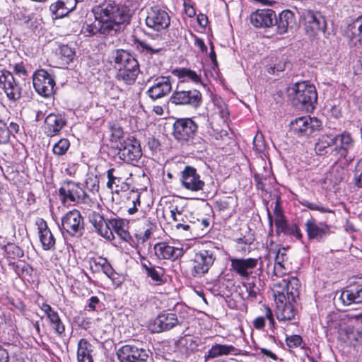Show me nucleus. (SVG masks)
<instances>
[{"label": "nucleus", "mask_w": 362, "mask_h": 362, "mask_svg": "<svg viewBox=\"0 0 362 362\" xmlns=\"http://www.w3.org/2000/svg\"><path fill=\"white\" fill-rule=\"evenodd\" d=\"M289 223H287L285 216L275 218V226L276 227L277 233H283L285 231L287 226Z\"/></svg>", "instance_id": "58"}, {"label": "nucleus", "mask_w": 362, "mask_h": 362, "mask_svg": "<svg viewBox=\"0 0 362 362\" xmlns=\"http://www.w3.org/2000/svg\"><path fill=\"white\" fill-rule=\"evenodd\" d=\"M114 172H115V169L114 168H110L107 172V178H108V181L107 182V187L109 189H112V185L116 183V182H115L116 180H118L119 181V177H115L113 175Z\"/></svg>", "instance_id": "59"}, {"label": "nucleus", "mask_w": 362, "mask_h": 362, "mask_svg": "<svg viewBox=\"0 0 362 362\" xmlns=\"http://www.w3.org/2000/svg\"><path fill=\"white\" fill-rule=\"evenodd\" d=\"M173 74L177 76L180 81L177 85H182L186 80L191 81L194 83H202L201 76L196 71L187 68L176 69L173 71Z\"/></svg>", "instance_id": "35"}, {"label": "nucleus", "mask_w": 362, "mask_h": 362, "mask_svg": "<svg viewBox=\"0 0 362 362\" xmlns=\"http://www.w3.org/2000/svg\"><path fill=\"white\" fill-rule=\"evenodd\" d=\"M296 23L295 14L290 10L281 11L278 17L275 15L274 25L276 26V31L279 34H284L289 29H293Z\"/></svg>", "instance_id": "25"}, {"label": "nucleus", "mask_w": 362, "mask_h": 362, "mask_svg": "<svg viewBox=\"0 0 362 362\" xmlns=\"http://www.w3.org/2000/svg\"><path fill=\"white\" fill-rule=\"evenodd\" d=\"M300 203L302 206H305L310 210H315L320 211L322 213L332 212V210H330L329 209L324 207L323 206L317 204L315 203L310 202L306 199H303L302 201L300 202Z\"/></svg>", "instance_id": "51"}, {"label": "nucleus", "mask_w": 362, "mask_h": 362, "mask_svg": "<svg viewBox=\"0 0 362 362\" xmlns=\"http://www.w3.org/2000/svg\"><path fill=\"white\" fill-rule=\"evenodd\" d=\"M33 83L35 90L41 95L49 97L54 93L55 81L53 76L44 69L35 72Z\"/></svg>", "instance_id": "12"}, {"label": "nucleus", "mask_w": 362, "mask_h": 362, "mask_svg": "<svg viewBox=\"0 0 362 362\" xmlns=\"http://www.w3.org/2000/svg\"><path fill=\"white\" fill-rule=\"evenodd\" d=\"M172 90L170 76H158L153 81V84L146 90V95L153 100L168 95Z\"/></svg>", "instance_id": "18"}, {"label": "nucleus", "mask_w": 362, "mask_h": 362, "mask_svg": "<svg viewBox=\"0 0 362 362\" xmlns=\"http://www.w3.org/2000/svg\"><path fill=\"white\" fill-rule=\"evenodd\" d=\"M332 146L333 136L323 134L320 136L318 142L315 144V150L317 154L322 156L328 153H330Z\"/></svg>", "instance_id": "39"}, {"label": "nucleus", "mask_w": 362, "mask_h": 362, "mask_svg": "<svg viewBox=\"0 0 362 362\" xmlns=\"http://www.w3.org/2000/svg\"><path fill=\"white\" fill-rule=\"evenodd\" d=\"M243 286L245 288L247 293V298L251 300H254L257 297V288L256 284L254 281L243 283Z\"/></svg>", "instance_id": "55"}, {"label": "nucleus", "mask_w": 362, "mask_h": 362, "mask_svg": "<svg viewBox=\"0 0 362 362\" xmlns=\"http://www.w3.org/2000/svg\"><path fill=\"white\" fill-rule=\"evenodd\" d=\"M184 145L190 146L193 151L198 153L206 151L207 148V143L202 138L197 135L192 137L190 141L184 144Z\"/></svg>", "instance_id": "44"}, {"label": "nucleus", "mask_w": 362, "mask_h": 362, "mask_svg": "<svg viewBox=\"0 0 362 362\" xmlns=\"http://www.w3.org/2000/svg\"><path fill=\"white\" fill-rule=\"evenodd\" d=\"M346 175V170L341 165H334L330 171V176L332 177V182L334 184H338L343 181Z\"/></svg>", "instance_id": "46"}, {"label": "nucleus", "mask_w": 362, "mask_h": 362, "mask_svg": "<svg viewBox=\"0 0 362 362\" xmlns=\"http://www.w3.org/2000/svg\"><path fill=\"white\" fill-rule=\"evenodd\" d=\"M66 124L64 115L50 113L45 120V132L47 136L52 137L57 135Z\"/></svg>", "instance_id": "22"}, {"label": "nucleus", "mask_w": 362, "mask_h": 362, "mask_svg": "<svg viewBox=\"0 0 362 362\" xmlns=\"http://www.w3.org/2000/svg\"><path fill=\"white\" fill-rule=\"evenodd\" d=\"M112 59L117 70L129 66L132 63L133 64L138 62L132 54L124 49H116L113 52Z\"/></svg>", "instance_id": "32"}, {"label": "nucleus", "mask_w": 362, "mask_h": 362, "mask_svg": "<svg viewBox=\"0 0 362 362\" xmlns=\"http://www.w3.org/2000/svg\"><path fill=\"white\" fill-rule=\"evenodd\" d=\"M11 132L7 124L0 120V144H6L9 142Z\"/></svg>", "instance_id": "50"}, {"label": "nucleus", "mask_w": 362, "mask_h": 362, "mask_svg": "<svg viewBox=\"0 0 362 362\" xmlns=\"http://www.w3.org/2000/svg\"><path fill=\"white\" fill-rule=\"evenodd\" d=\"M240 350L235 348L233 345L215 344L208 351L206 357L207 358H214L228 354L237 356L240 354Z\"/></svg>", "instance_id": "31"}, {"label": "nucleus", "mask_w": 362, "mask_h": 362, "mask_svg": "<svg viewBox=\"0 0 362 362\" xmlns=\"http://www.w3.org/2000/svg\"><path fill=\"white\" fill-rule=\"evenodd\" d=\"M8 266L11 267L18 276L23 274L26 267V265L24 263H16L11 261L8 262Z\"/></svg>", "instance_id": "57"}, {"label": "nucleus", "mask_w": 362, "mask_h": 362, "mask_svg": "<svg viewBox=\"0 0 362 362\" xmlns=\"http://www.w3.org/2000/svg\"><path fill=\"white\" fill-rule=\"evenodd\" d=\"M117 149L119 159L134 166L138 165L142 156L139 141L134 137H129L120 142Z\"/></svg>", "instance_id": "4"}, {"label": "nucleus", "mask_w": 362, "mask_h": 362, "mask_svg": "<svg viewBox=\"0 0 362 362\" xmlns=\"http://www.w3.org/2000/svg\"><path fill=\"white\" fill-rule=\"evenodd\" d=\"M93 346L85 339L78 343L77 358L78 362H93L92 357Z\"/></svg>", "instance_id": "34"}, {"label": "nucleus", "mask_w": 362, "mask_h": 362, "mask_svg": "<svg viewBox=\"0 0 362 362\" xmlns=\"http://www.w3.org/2000/svg\"><path fill=\"white\" fill-rule=\"evenodd\" d=\"M232 197H226L224 199H220L217 200L215 203V207L221 211H226L228 210L230 207L231 204L233 203Z\"/></svg>", "instance_id": "54"}, {"label": "nucleus", "mask_w": 362, "mask_h": 362, "mask_svg": "<svg viewBox=\"0 0 362 362\" xmlns=\"http://www.w3.org/2000/svg\"><path fill=\"white\" fill-rule=\"evenodd\" d=\"M171 217L173 219L177 222L175 225V228L177 229L182 228L184 230L188 231L191 228L190 223H192L188 220V217L187 215L183 214L182 212L177 211L175 212L174 210L170 211Z\"/></svg>", "instance_id": "42"}, {"label": "nucleus", "mask_w": 362, "mask_h": 362, "mask_svg": "<svg viewBox=\"0 0 362 362\" xmlns=\"http://www.w3.org/2000/svg\"><path fill=\"white\" fill-rule=\"evenodd\" d=\"M139 63L130 64L129 66L120 68L117 73L116 78L119 81H123L128 85L133 84L139 75Z\"/></svg>", "instance_id": "28"}, {"label": "nucleus", "mask_w": 362, "mask_h": 362, "mask_svg": "<svg viewBox=\"0 0 362 362\" xmlns=\"http://www.w3.org/2000/svg\"><path fill=\"white\" fill-rule=\"evenodd\" d=\"M287 254L286 250L285 248H282L278 250L276 257L275 262L283 263L284 262L287 260Z\"/></svg>", "instance_id": "61"}, {"label": "nucleus", "mask_w": 362, "mask_h": 362, "mask_svg": "<svg viewBox=\"0 0 362 362\" xmlns=\"http://www.w3.org/2000/svg\"><path fill=\"white\" fill-rule=\"evenodd\" d=\"M254 180H255V182L256 187L258 189H261L262 191L265 190V186H264V184L263 182V177H262V176H261L258 173H255L254 175Z\"/></svg>", "instance_id": "63"}, {"label": "nucleus", "mask_w": 362, "mask_h": 362, "mask_svg": "<svg viewBox=\"0 0 362 362\" xmlns=\"http://www.w3.org/2000/svg\"><path fill=\"white\" fill-rule=\"evenodd\" d=\"M258 260L255 258H232L230 259L231 269L243 278H248L257 265Z\"/></svg>", "instance_id": "20"}, {"label": "nucleus", "mask_w": 362, "mask_h": 362, "mask_svg": "<svg viewBox=\"0 0 362 362\" xmlns=\"http://www.w3.org/2000/svg\"><path fill=\"white\" fill-rule=\"evenodd\" d=\"M197 124L192 118L177 119L173 124V135L175 140L184 145L197 135Z\"/></svg>", "instance_id": "8"}, {"label": "nucleus", "mask_w": 362, "mask_h": 362, "mask_svg": "<svg viewBox=\"0 0 362 362\" xmlns=\"http://www.w3.org/2000/svg\"><path fill=\"white\" fill-rule=\"evenodd\" d=\"M199 339L192 335H185L176 342V346L182 351L189 354L195 351L199 345Z\"/></svg>", "instance_id": "33"}, {"label": "nucleus", "mask_w": 362, "mask_h": 362, "mask_svg": "<svg viewBox=\"0 0 362 362\" xmlns=\"http://www.w3.org/2000/svg\"><path fill=\"white\" fill-rule=\"evenodd\" d=\"M69 146L70 142L67 139H61L53 146L52 152L54 155L61 156L67 152Z\"/></svg>", "instance_id": "47"}, {"label": "nucleus", "mask_w": 362, "mask_h": 362, "mask_svg": "<svg viewBox=\"0 0 362 362\" xmlns=\"http://www.w3.org/2000/svg\"><path fill=\"white\" fill-rule=\"evenodd\" d=\"M180 324L177 315L172 313H161L149 323L148 329L152 333L168 331Z\"/></svg>", "instance_id": "17"}, {"label": "nucleus", "mask_w": 362, "mask_h": 362, "mask_svg": "<svg viewBox=\"0 0 362 362\" xmlns=\"http://www.w3.org/2000/svg\"><path fill=\"white\" fill-rule=\"evenodd\" d=\"M41 309L47 315L49 323L55 332L58 334H62L65 331V327L61 320L58 313L47 303H42Z\"/></svg>", "instance_id": "30"}, {"label": "nucleus", "mask_w": 362, "mask_h": 362, "mask_svg": "<svg viewBox=\"0 0 362 362\" xmlns=\"http://www.w3.org/2000/svg\"><path fill=\"white\" fill-rule=\"evenodd\" d=\"M4 252L7 259H15L23 257V250L18 245L10 243L4 246Z\"/></svg>", "instance_id": "45"}, {"label": "nucleus", "mask_w": 362, "mask_h": 362, "mask_svg": "<svg viewBox=\"0 0 362 362\" xmlns=\"http://www.w3.org/2000/svg\"><path fill=\"white\" fill-rule=\"evenodd\" d=\"M172 103L186 105L193 109H198L203 103L202 93L197 89L185 90L181 85H177L176 90L170 97Z\"/></svg>", "instance_id": "5"}, {"label": "nucleus", "mask_w": 362, "mask_h": 362, "mask_svg": "<svg viewBox=\"0 0 362 362\" xmlns=\"http://www.w3.org/2000/svg\"><path fill=\"white\" fill-rule=\"evenodd\" d=\"M84 230L83 218L81 213L76 209L68 211L62 218L61 230L71 237L81 236Z\"/></svg>", "instance_id": "9"}, {"label": "nucleus", "mask_w": 362, "mask_h": 362, "mask_svg": "<svg viewBox=\"0 0 362 362\" xmlns=\"http://www.w3.org/2000/svg\"><path fill=\"white\" fill-rule=\"evenodd\" d=\"M274 298L275 301L276 303V307L279 306H284L285 303H288V298L287 295L286 296L284 293V290L282 291H274Z\"/></svg>", "instance_id": "56"}, {"label": "nucleus", "mask_w": 362, "mask_h": 362, "mask_svg": "<svg viewBox=\"0 0 362 362\" xmlns=\"http://www.w3.org/2000/svg\"><path fill=\"white\" fill-rule=\"evenodd\" d=\"M38 234L42 247L45 250H52L55 249V238L49 228L47 222L40 218L37 221Z\"/></svg>", "instance_id": "26"}, {"label": "nucleus", "mask_w": 362, "mask_h": 362, "mask_svg": "<svg viewBox=\"0 0 362 362\" xmlns=\"http://www.w3.org/2000/svg\"><path fill=\"white\" fill-rule=\"evenodd\" d=\"M59 195L62 203L66 202L90 204L92 200L87 193L73 181H67L62 184L59 189Z\"/></svg>", "instance_id": "6"}, {"label": "nucleus", "mask_w": 362, "mask_h": 362, "mask_svg": "<svg viewBox=\"0 0 362 362\" xmlns=\"http://www.w3.org/2000/svg\"><path fill=\"white\" fill-rule=\"evenodd\" d=\"M55 55L62 66H66L71 62L75 56V52L66 45H59L55 52Z\"/></svg>", "instance_id": "36"}, {"label": "nucleus", "mask_w": 362, "mask_h": 362, "mask_svg": "<svg viewBox=\"0 0 362 362\" xmlns=\"http://www.w3.org/2000/svg\"><path fill=\"white\" fill-rule=\"evenodd\" d=\"M288 95L295 105L311 111L317 103V94L314 85L308 81L298 82L288 88Z\"/></svg>", "instance_id": "2"}, {"label": "nucleus", "mask_w": 362, "mask_h": 362, "mask_svg": "<svg viewBox=\"0 0 362 362\" xmlns=\"http://www.w3.org/2000/svg\"><path fill=\"white\" fill-rule=\"evenodd\" d=\"M286 345L289 348L303 347V341L302 337L298 334H293L286 338Z\"/></svg>", "instance_id": "52"}, {"label": "nucleus", "mask_w": 362, "mask_h": 362, "mask_svg": "<svg viewBox=\"0 0 362 362\" xmlns=\"http://www.w3.org/2000/svg\"><path fill=\"white\" fill-rule=\"evenodd\" d=\"M13 69L16 74L19 76L22 75L23 76H28V71L23 63L16 64Z\"/></svg>", "instance_id": "62"}, {"label": "nucleus", "mask_w": 362, "mask_h": 362, "mask_svg": "<svg viewBox=\"0 0 362 362\" xmlns=\"http://www.w3.org/2000/svg\"><path fill=\"white\" fill-rule=\"evenodd\" d=\"M91 11L95 21L82 27V32L86 36L98 34L114 36L119 31L121 25L130 23L132 16V11L129 6L113 0H106L95 5Z\"/></svg>", "instance_id": "1"}, {"label": "nucleus", "mask_w": 362, "mask_h": 362, "mask_svg": "<svg viewBox=\"0 0 362 362\" xmlns=\"http://www.w3.org/2000/svg\"><path fill=\"white\" fill-rule=\"evenodd\" d=\"M305 226L309 240L315 239L320 242L329 234V226L324 222L317 223L313 218L308 219Z\"/></svg>", "instance_id": "21"}, {"label": "nucleus", "mask_w": 362, "mask_h": 362, "mask_svg": "<svg viewBox=\"0 0 362 362\" xmlns=\"http://www.w3.org/2000/svg\"><path fill=\"white\" fill-rule=\"evenodd\" d=\"M215 250L213 248L201 250L194 254L192 259L191 274L195 278H199L208 273L216 259Z\"/></svg>", "instance_id": "7"}, {"label": "nucleus", "mask_w": 362, "mask_h": 362, "mask_svg": "<svg viewBox=\"0 0 362 362\" xmlns=\"http://www.w3.org/2000/svg\"><path fill=\"white\" fill-rule=\"evenodd\" d=\"M120 362H147L148 351L134 344H125L117 351Z\"/></svg>", "instance_id": "14"}, {"label": "nucleus", "mask_w": 362, "mask_h": 362, "mask_svg": "<svg viewBox=\"0 0 362 362\" xmlns=\"http://www.w3.org/2000/svg\"><path fill=\"white\" fill-rule=\"evenodd\" d=\"M0 86L8 100L16 102L21 98L22 88L11 72L6 70L1 71Z\"/></svg>", "instance_id": "13"}, {"label": "nucleus", "mask_w": 362, "mask_h": 362, "mask_svg": "<svg viewBox=\"0 0 362 362\" xmlns=\"http://www.w3.org/2000/svg\"><path fill=\"white\" fill-rule=\"evenodd\" d=\"M103 226H104L103 227H105L106 228V230H107L108 235H106L104 233H100V235L107 240H113L115 238V236H114V235H112V231H111L112 227L110 226V218L105 219V223L103 224Z\"/></svg>", "instance_id": "60"}, {"label": "nucleus", "mask_w": 362, "mask_h": 362, "mask_svg": "<svg viewBox=\"0 0 362 362\" xmlns=\"http://www.w3.org/2000/svg\"><path fill=\"white\" fill-rule=\"evenodd\" d=\"M284 235H290L295 237L296 239L300 240L303 238V234L299 228L298 226L296 223H289L287 226L285 231L284 232Z\"/></svg>", "instance_id": "49"}, {"label": "nucleus", "mask_w": 362, "mask_h": 362, "mask_svg": "<svg viewBox=\"0 0 362 362\" xmlns=\"http://www.w3.org/2000/svg\"><path fill=\"white\" fill-rule=\"evenodd\" d=\"M346 33L352 40H356L362 45V15L348 25Z\"/></svg>", "instance_id": "37"}, {"label": "nucleus", "mask_w": 362, "mask_h": 362, "mask_svg": "<svg viewBox=\"0 0 362 362\" xmlns=\"http://www.w3.org/2000/svg\"><path fill=\"white\" fill-rule=\"evenodd\" d=\"M110 224L112 235L115 233L121 238L126 240L129 235L128 232L125 229V223L122 218L118 217H110Z\"/></svg>", "instance_id": "40"}, {"label": "nucleus", "mask_w": 362, "mask_h": 362, "mask_svg": "<svg viewBox=\"0 0 362 362\" xmlns=\"http://www.w3.org/2000/svg\"><path fill=\"white\" fill-rule=\"evenodd\" d=\"M321 125L322 122L317 118L304 116L292 120L290 122V129L295 135L305 136L320 129Z\"/></svg>", "instance_id": "11"}, {"label": "nucleus", "mask_w": 362, "mask_h": 362, "mask_svg": "<svg viewBox=\"0 0 362 362\" xmlns=\"http://www.w3.org/2000/svg\"><path fill=\"white\" fill-rule=\"evenodd\" d=\"M293 301L285 303L284 306H277L276 317L279 321L291 320L294 318L296 311L293 305Z\"/></svg>", "instance_id": "38"}, {"label": "nucleus", "mask_w": 362, "mask_h": 362, "mask_svg": "<svg viewBox=\"0 0 362 362\" xmlns=\"http://www.w3.org/2000/svg\"><path fill=\"white\" fill-rule=\"evenodd\" d=\"M274 273L276 276H279L284 275L286 273L285 268H284L283 263H281V262L279 263V262H275V264L274 266Z\"/></svg>", "instance_id": "64"}, {"label": "nucleus", "mask_w": 362, "mask_h": 362, "mask_svg": "<svg viewBox=\"0 0 362 362\" xmlns=\"http://www.w3.org/2000/svg\"><path fill=\"white\" fill-rule=\"evenodd\" d=\"M274 18L272 9H258L250 15V21L256 28H269L274 25Z\"/></svg>", "instance_id": "24"}, {"label": "nucleus", "mask_w": 362, "mask_h": 362, "mask_svg": "<svg viewBox=\"0 0 362 362\" xmlns=\"http://www.w3.org/2000/svg\"><path fill=\"white\" fill-rule=\"evenodd\" d=\"M76 6V0H58L50 5L49 10L55 18H62L71 12Z\"/></svg>", "instance_id": "27"}, {"label": "nucleus", "mask_w": 362, "mask_h": 362, "mask_svg": "<svg viewBox=\"0 0 362 362\" xmlns=\"http://www.w3.org/2000/svg\"><path fill=\"white\" fill-rule=\"evenodd\" d=\"M136 44L137 47L139 48L142 52H146L149 54H158L162 50L160 47H153L151 44L143 40H137L136 41Z\"/></svg>", "instance_id": "48"}, {"label": "nucleus", "mask_w": 362, "mask_h": 362, "mask_svg": "<svg viewBox=\"0 0 362 362\" xmlns=\"http://www.w3.org/2000/svg\"><path fill=\"white\" fill-rule=\"evenodd\" d=\"M235 241L237 243V248L239 251L244 252L250 251V245L252 242L251 238L243 237L237 238Z\"/></svg>", "instance_id": "53"}, {"label": "nucleus", "mask_w": 362, "mask_h": 362, "mask_svg": "<svg viewBox=\"0 0 362 362\" xmlns=\"http://www.w3.org/2000/svg\"><path fill=\"white\" fill-rule=\"evenodd\" d=\"M301 19L306 33L310 35H315L319 31L324 32L326 29L325 18L320 13L305 10L302 12Z\"/></svg>", "instance_id": "15"}, {"label": "nucleus", "mask_w": 362, "mask_h": 362, "mask_svg": "<svg viewBox=\"0 0 362 362\" xmlns=\"http://www.w3.org/2000/svg\"><path fill=\"white\" fill-rule=\"evenodd\" d=\"M339 300L344 305L355 310L354 305L362 304V285L354 284L347 286L341 293Z\"/></svg>", "instance_id": "19"}, {"label": "nucleus", "mask_w": 362, "mask_h": 362, "mask_svg": "<svg viewBox=\"0 0 362 362\" xmlns=\"http://www.w3.org/2000/svg\"><path fill=\"white\" fill-rule=\"evenodd\" d=\"M146 24L148 28L161 32L170 26V18L167 11L158 6H151L147 11Z\"/></svg>", "instance_id": "10"}, {"label": "nucleus", "mask_w": 362, "mask_h": 362, "mask_svg": "<svg viewBox=\"0 0 362 362\" xmlns=\"http://www.w3.org/2000/svg\"><path fill=\"white\" fill-rule=\"evenodd\" d=\"M180 182L185 189L192 192L203 190L205 185L197 169L189 165L185 166L181 172Z\"/></svg>", "instance_id": "16"}, {"label": "nucleus", "mask_w": 362, "mask_h": 362, "mask_svg": "<svg viewBox=\"0 0 362 362\" xmlns=\"http://www.w3.org/2000/svg\"><path fill=\"white\" fill-rule=\"evenodd\" d=\"M276 287H282L284 291H286L288 301L296 302V298L299 295V288L300 284L299 280L296 277H291L287 279H284L281 282L276 285Z\"/></svg>", "instance_id": "29"}, {"label": "nucleus", "mask_w": 362, "mask_h": 362, "mask_svg": "<svg viewBox=\"0 0 362 362\" xmlns=\"http://www.w3.org/2000/svg\"><path fill=\"white\" fill-rule=\"evenodd\" d=\"M146 274L151 278L153 282L156 285H161L164 283L163 276L164 270L161 267H147Z\"/></svg>", "instance_id": "43"}, {"label": "nucleus", "mask_w": 362, "mask_h": 362, "mask_svg": "<svg viewBox=\"0 0 362 362\" xmlns=\"http://www.w3.org/2000/svg\"><path fill=\"white\" fill-rule=\"evenodd\" d=\"M156 256L160 259L175 260L184 255L181 247H173L165 243H158L153 247Z\"/></svg>", "instance_id": "23"}, {"label": "nucleus", "mask_w": 362, "mask_h": 362, "mask_svg": "<svg viewBox=\"0 0 362 362\" xmlns=\"http://www.w3.org/2000/svg\"><path fill=\"white\" fill-rule=\"evenodd\" d=\"M333 146L330 155L337 160L344 159L346 162L350 163L354 159V141L350 133L344 132L333 136Z\"/></svg>", "instance_id": "3"}, {"label": "nucleus", "mask_w": 362, "mask_h": 362, "mask_svg": "<svg viewBox=\"0 0 362 362\" xmlns=\"http://www.w3.org/2000/svg\"><path fill=\"white\" fill-rule=\"evenodd\" d=\"M88 218L99 234L104 233L106 235H108L107 230L105 227H103V224L105 223L106 218H105L102 215L95 211H90L88 214Z\"/></svg>", "instance_id": "41"}]
</instances>
